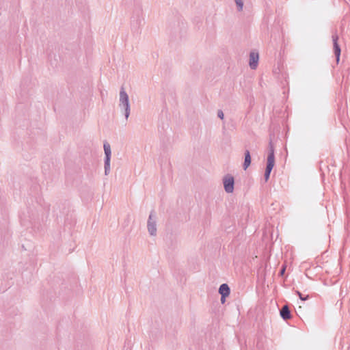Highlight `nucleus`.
<instances>
[{"instance_id":"1a4fd4ad","label":"nucleus","mask_w":350,"mask_h":350,"mask_svg":"<svg viewBox=\"0 0 350 350\" xmlns=\"http://www.w3.org/2000/svg\"><path fill=\"white\" fill-rule=\"evenodd\" d=\"M280 315L283 319L287 320L291 319V312L288 306H284L280 310Z\"/></svg>"},{"instance_id":"0eeeda50","label":"nucleus","mask_w":350,"mask_h":350,"mask_svg":"<svg viewBox=\"0 0 350 350\" xmlns=\"http://www.w3.org/2000/svg\"><path fill=\"white\" fill-rule=\"evenodd\" d=\"M338 36L336 34L332 36L334 53L336 57V61L338 62L340 55V48L338 44Z\"/></svg>"},{"instance_id":"f03ea898","label":"nucleus","mask_w":350,"mask_h":350,"mask_svg":"<svg viewBox=\"0 0 350 350\" xmlns=\"http://www.w3.org/2000/svg\"><path fill=\"white\" fill-rule=\"evenodd\" d=\"M147 230L151 237H156L157 234V215L154 211H152L147 221Z\"/></svg>"},{"instance_id":"39448f33","label":"nucleus","mask_w":350,"mask_h":350,"mask_svg":"<svg viewBox=\"0 0 350 350\" xmlns=\"http://www.w3.org/2000/svg\"><path fill=\"white\" fill-rule=\"evenodd\" d=\"M224 187L225 191L228 193H231L234 191V180L233 176L231 175H227L224 178L223 180Z\"/></svg>"},{"instance_id":"4468645a","label":"nucleus","mask_w":350,"mask_h":350,"mask_svg":"<svg viewBox=\"0 0 350 350\" xmlns=\"http://www.w3.org/2000/svg\"><path fill=\"white\" fill-rule=\"evenodd\" d=\"M217 116H218V118H219L221 120L224 119V113H223V111L221 110H218V111H217Z\"/></svg>"},{"instance_id":"2eb2a0df","label":"nucleus","mask_w":350,"mask_h":350,"mask_svg":"<svg viewBox=\"0 0 350 350\" xmlns=\"http://www.w3.org/2000/svg\"><path fill=\"white\" fill-rule=\"evenodd\" d=\"M264 176H265V181H267L269 180V178L270 175L269 174H267L265 173Z\"/></svg>"},{"instance_id":"ddd939ff","label":"nucleus","mask_w":350,"mask_h":350,"mask_svg":"<svg viewBox=\"0 0 350 350\" xmlns=\"http://www.w3.org/2000/svg\"><path fill=\"white\" fill-rule=\"evenodd\" d=\"M296 293L299 295V298L303 301H305L308 298V295L304 297L303 295L299 291H297Z\"/></svg>"},{"instance_id":"9b49d317","label":"nucleus","mask_w":350,"mask_h":350,"mask_svg":"<svg viewBox=\"0 0 350 350\" xmlns=\"http://www.w3.org/2000/svg\"><path fill=\"white\" fill-rule=\"evenodd\" d=\"M238 11H242L243 8V0H234Z\"/></svg>"},{"instance_id":"6e6552de","label":"nucleus","mask_w":350,"mask_h":350,"mask_svg":"<svg viewBox=\"0 0 350 350\" xmlns=\"http://www.w3.org/2000/svg\"><path fill=\"white\" fill-rule=\"evenodd\" d=\"M219 293L222 297H228L230 293V289L227 284H222L219 288Z\"/></svg>"},{"instance_id":"9d476101","label":"nucleus","mask_w":350,"mask_h":350,"mask_svg":"<svg viewBox=\"0 0 350 350\" xmlns=\"http://www.w3.org/2000/svg\"><path fill=\"white\" fill-rule=\"evenodd\" d=\"M251 163L250 152L248 150L245 152V160L243 163V169L245 170Z\"/></svg>"},{"instance_id":"423d86ee","label":"nucleus","mask_w":350,"mask_h":350,"mask_svg":"<svg viewBox=\"0 0 350 350\" xmlns=\"http://www.w3.org/2000/svg\"><path fill=\"white\" fill-rule=\"evenodd\" d=\"M259 60V55L258 52L256 51H252L250 53V61H249V65L251 69L255 70L258 64Z\"/></svg>"},{"instance_id":"f8f14e48","label":"nucleus","mask_w":350,"mask_h":350,"mask_svg":"<svg viewBox=\"0 0 350 350\" xmlns=\"http://www.w3.org/2000/svg\"><path fill=\"white\" fill-rule=\"evenodd\" d=\"M144 19L138 16L135 21H133L132 24L134 25V23H135L136 26L139 27L141 25Z\"/></svg>"},{"instance_id":"7ed1b4c3","label":"nucleus","mask_w":350,"mask_h":350,"mask_svg":"<svg viewBox=\"0 0 350 350\" xmlns=\"http://www.w3.org/2000/svg\"><path fill=\"white\" fill-rule=\"evenodd\" d=\"M275 165L274 148L271 142L269 143V154L267 157V163L265 170V174H269Z\"/></svg>"},{"instance_id":"dca6fc26","label":"nucleus","mask_w":350,"mask_h":350,"mask_svg":"<svg viewBox=\"0 0 350 350\" xmlns=\"http://www.w3.org/2000/svg\"><path fill=\"white\" fill-rule=\"evenodd\" d=\"M285 271V267H283L282 269L280 270V274L282 275L284 273Z\"/></svg>"},{"instance_id":"20e7f679","label":"nucleus","mask_w":350,"mask_h":350,"mask_svg":"<svg viewBox=\"0 0 350 350\" xmlns=\"http://www.w3.org/2000/svg\"><path fill=\"white\" fill-rule=\"evenodd\" d=\"M103 148H104V151H105V165H104L105 174L107 176L110 172V160H111V146H110L109 144H108L107 142L104 144Z\"/></svg>"},{"instance_id":"f257e3e1","label":"nucleus","mask_w":350,"mask_h":350,"mask_svg":"<svg viewBox=\"0 0 350 350\" xmlns=\"http://www.w3.org/2000/svg\"><path fill=\"white\" fill-rule=\"evenodd\" d=\"M119 107L124 110V116L126 120L128 119L131 112V107L129 103V95L124 90V88H121L120 91Z\"/></svg>"},{"instance_id":"f3484780","label":"nucleus","mask_w":350,"mask_h":350,"mask_svg":"<svg viewBox=\"0 0 350 350\" xmlns=\"http://www.w3.org/2000/svg\"><path fill=\"white\" fill-rule=\"evenodd\" d=\"M226 297H222V296H221V303H222V304H224V303L225 302V301H226Z\"/></svg>"}]
</instances>
